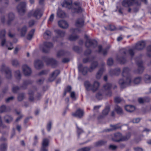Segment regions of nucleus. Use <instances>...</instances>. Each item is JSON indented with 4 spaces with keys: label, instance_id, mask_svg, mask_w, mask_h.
Masks as SVG:
<instances>
[{
    "label": "nucleus",
    "instance_id": "39448f33",
    "mask_svg": "<svg viewBox=\"0 0 151 151\" xmlns=\"http://www.w3.org/2000/svg\"><path fill=\"white\" fill-rule=\"evenodd\" d=\"M53 46L52 43L50 42H45L41 47L42 51L45 53H47L49 52L50 49Z\"/></svg>",
    "mask_w": 151,
    "mask_h": 151
},
{
    "label": "nucleus",
    "instance_id": "0e129e2a",
    "mask_svg": "<svg viewBox=\"0 0 151 151\" xmlns=\"http://www.w3.org/2000/svg\"><path fill=\"white\" fill-rule=\"evenodd\" d=\"M48 72V71L44 70H43L41 71L38 74V76H41L42 75H44L45 74H46Z\"/></svg>",
    "mask_w": 151,
    "mask_h": 151
},
{
    "label": "nucleus",
    "instance_id": "a211bd4d",
    "mask_svg": "<svg viewBox=\"0 0 151 151\" xmlns=\"http://www.w3.org/2000/svg\"><path fill=\"white\" fill-rule=\"evenodd\" d=\"M34 65L36 69H40L42 68L43 64L42 61L37 59L35 61Z\"/></svg>",
    "mask_w": 151,
    "mask_h": 151
},
{
    "label": "nucleus",
    "instance_id": "f257e3e1",
    "mask_svg": "<svg viewBox=\"0 0 151 151\" xmlns=\"http://www.w3.org/2000/svg\"><path fill=\"white\" fill-rule=\"evenodd\" d=\"M129 69L127 67L123 69L122 76L124 78L119 81V83L122 88H124L130 85L132 82L131 76L129 74Z\"/></svg>",
    "mask_w": 151,
    "mask_h": 151
},
{
    "label": "nucleus",
    "instance_id": "c03bdc74",
    "mask_svg": "<svg viewBox=\"0 0 151 151\" xmlns=\"http://www.w3.org/2000/svg\"><path fill=\"white\" fill-rule=\"evenodd\" d=\"M112 87V85L110 83H107L103 86V88L105 90H110Z\"/></svg>",
    "mask_w": 151,
    "mask_h": 151
},
{
    "label": "nucleus",
    "instance_id": "9d476101",
    "mask_svg": "<svg viewBox=\"0 0 151 151\" xmlns=\"http://www.w3.org/2000/svg\"><path fill=\"white\" fill-rule=\"evenodd\" d=\"M136 63L138 66V69L137 72L135 71V72L137 73H142L143 71L144 68L143 66V62L142 60L139 59L138 61H136Z\"/></svg>",
    "mask_w": 151,
    "mask_h": 151
},
{
    "label": "nucleus",
    "instance_id": "72a5a7b5",
    "mask_svg": "<svg viewBox=\"0 0 151 151\" xmlns=\"http://www.w3.org/2000/svg\"><path fill=\"white\" fill-rule=\"evenodd\" d=\"M131 136V133L130 132L127 133L125 136H122V138L119 141H126L129 139Z\"/></svg>",
    "mask_w": 151,
    "mask_h": 151
},
{
    "label": "nucleus",
    "instance_id": "a18cd8bd",
    "mask_svg": "<svg viewBox=\"0 0 151 151\" xmlns=\"http://www.w3.org/2000/svg\"><path fill=\"white\" fill-rule=\"evenodd\" d=\"M15 76L17 80H20L21 78V74L19 70H17L15 72Z\"/></svg>",
    "mask_w": 151,
    "mask_h": 151
},
{
    "label": "nucleus",
    "instance_id": "c85d7f7f",
    "mask_svg": "<svg viewBox=\"0 0 151 151\" xmlns=\"http://www.w3.org/2000/svg\"><path fill=\"white\" fill-rule=\"evenodd\" d=\"M120 71V69L118 68L114 70H111L109 71V73L111 76L114 75L117 76L119 74Z\"/></svg>",
    "mask_w": 151,
    "mask_h": 151
},
{
    "label": "nucleus",
    "instance_id": "f03ea898",
    "mask_svg": "<svg viewBox=\"0 0 151 151\" xmlns=\"http://www.w3.org/2000/svg\"><path fill=\"white\" fill-rule=\"evenodd\" d=\"M72 0H67L64 1L62 6L69 9H71L73 13H80L81 12L82 9L79 6V3L75 2L74 5L72 4Z\"/></svg>",
    "mask_w": 151,
    "mask_h": 151
},
{
    "label": "nucleus",
    "instance_id": "6e6d98bb",
    "mask_svg": "<svg viewBox=\"0 0 151 151\" xmlns=\"http://www.w3.org/2000/svg\"><path fill=\"white\" fill-rule=\"evenodd\" d=\"M88 70V68L86 67H83V69L80 71V72H82L83 75H85L87 74Z\"/></svg>",
    "mask_w": 151,
    "mask_h": 151
},
{
    "label": "nucleus",
    "instance_id": "cd10ccee",
    "mask_svg": "<svg viewBox=\"0 0 151 151\" xmlns=\"http://www.w3.org/2000/svg\"><path fill=\"white\" fill-rule=\"evenodd\" d=\"M98 50L97 51L99 53L101 52H102L104 55H106L108 49L107 48L102 49V46L101 45H99L98 46Z\"/></svg>",
    "mask_w": 151,
    "mask_h": 151
},
{
    "label": "nucleus",
    "instance_id": "4468645a",
    "mask_svg": "<svg viewBox=\"0 0 151 151\" xmlns=\"http://www.w3.org/2000/svg\"><path fill=\"white\" fill-rule=\"evenodd\" d=\"M33 81L31 80H26L23 81L22 84L21 86V89H26L27 86L32 84Z\"/></svg>",
    "mask_w": 151,
    "mask_h": 151
},
{
    "label": "nucleus",
    "instance_id": "5701e85b",
    "mask_svg": "<svg viewBox=\"0 0 151 151\" xmlns=\"http://www.w3.org/2000/svg\"><path fill=\"white\" fill-rule=\"evenodd\" d=\"M119 124L120 123H118L114 125L111 124L110 125V126L111 127V129H108L107 131L109 132L121 128L122 126L120 125Z\"/></svg>",
    "mask_w": 151,
    "mask_h": 151
},
{
    "label": "nucleus",
    "instance_id": "680f3d73",
    "mask_svg": "<svg viewBox=\"0 0 151 151\" xmlns=\"http://www.w3.org/2000/svg\"><path fill=\"white\" fill-rule=\"evenodd\" d=\"M147 55L149 57H151V54H150V53L151 52V45H149L147 47Z\"/></svg>",
    "mask_w": 151,
    "mask_h": 151
},
{
    "label": "nucleus",
    "instance_id": "f3484780",
    "mask_svg": "<svg viewBox=\"0 0 151 151\" xmlns=\"http://www.w3.org/2000/svg\"><path fill=\"white\" fill-rule=\"evenodd\" d=\"M24 74L26 76H29L31 73L32 71L30 68L26 65H24L22 67Z\"/></svg>",
    "mask_w": 151,
    "mask_h": 151
},
{
    "label": "nucleus",
    "instance_id": "393cba45",
    "mask_svg": "<svg viewBox=\"0 0 151 151\" xmlns=\"http://www.w3.org/2000/svg\"><path fill=\"white\" fill-rule=\"evenodd\" d=\"M98 65V63L97 61L92 62L91 64L90 68L88 69L89 71L90 72H92L97 67Z\"/></svg>",
    "mask_w": 151,
    "mask_h": 151
},
{
    "label": "nucleus",
    "instance_id": "4be33fe9",
    "mask_svg": "<svg viewBox=\"0 0 151 151\" xmlns=\"http://www.w3.org/2000/svg\"><path fill=\"white\" fill-rule=\"evenodd\" d=\"M107 143V141L105 140H100L94 143V146L96 147H100L105 145Z\"/></svg>",
    "mask_w": 151,
    "mask_h": 151
},
{
    "label": "nucleus",
    "instance_id": "5fc2aeb1",
    "mask_svg": "<svg viewBox=\"0 0 151 151\" xmlns=\"http://www.w3.org/2000/svg\"><path fill=\"white\" fill-rule=\"evenodd\" d=\"M114 63V61L112 58H109L107 60V64L108 65L111 66L113 65Z\"/></svg>",
    "mask_w": 151,
    "mask_h": 151
},
{
    "label": "nucleus",
    "instance_id": "2f4dec72",
    "mask_svg": "<svg viewBox=\"0 0 151 151\" xmlns=\"http://www.w3.org/2000/svg\"><path fill=\"white\" fill-rule=\"evenodd\" d=\"M10 111V109L7 108L5 105H3L0 107V113L8 112Z\"/></svg>",
    "mask_w": 151,
    "mask_h": 151
},
{
    "label": "nucleus",
    "instance_id": "1a4fd4ad",
    "mask_svg": "<svg viewBox=\"0 0 151 151\" xmlns=\"http://www.w3.org/2000/svg\"><path fill=\"white\" fill-rule=\"evenodd\" d=\"M32 15L37 19L40 18L42 15V14L39 9H37L34 12H31L28 14V16L30 17Z\"/></svg>",
    "mask_w": 151,
    "mask_h": 151
},
{
    "label": "nucleus",
    "instance_id": "a19ab883",
    "mask_svg": "<svg viewBox=\"0 0 151 151\" xmlns=\"http://www.w3.org/2000/svg\"><path fill=\"white\" fill-rule=\"evenodd\" d=\"M21 88V86L20 87H19L17 86H14L12 88V91L14 93H16Z\"/></svg>",
    "mask_w": 151,
    "mask_h": 151
},
{
    "label": "nucleus",
    "instance_id": "20e7f679",
    "mask_svg": "<svg viewBox=\"0 0 151 151\" xmlns=\"http://www.w3.org/2000/svg\"><path fill=\"white\" fill-rule=\"evenodd\" d=\"M134 4L137 6L140 5V0H124L122 2V5L125 7H129Z\"/></svg>",
    "mask_w": 151,
    "mask_h": 151
},
{
    "label": "nucleus",
    "instance_id": "bf43d9fd",
    "mask_svg": "<svg viewBox=\"0 0 151 151\" xmlns=\"http://www.w3.org/2000/svg\"><path fill=\"white\" fill-rule=\"evenodd\" d=\"M78 38L77 36H73L71 35H70L69 37V40L70 41L74 40Z\"/></svg>",
    "mask_w": 151,
    "mask_h": 151
},
{
    "label": "nucleus",
    "instance_id": "09e8293b",
    "mask_svg": "<svg viewBox=\"0 0 151 151\" xmlns=\"http://www.w3.org/2000/svg\"><path fill=\"white\" fill-rule=\"evenodd\" d=\"M91 149L90 147H85L78 149L77 151H90Z\"/></svg>",
    "mask_w": 151,
    "mask_h": 151
},
{
    "label": "nucleus",
    "instance_id": "7c9ffc66",
    "mask_svg": "<svg viewBox=\"0 0 151 151\" xmlns=\"http://www.w3.org/2000/svg\"><path fill=\"white\" fill-rule=\"evenodd\" d=\"M125 109L127 111L132 112L135 110V108L133 106L127 105L125 106Z\"/></svg>",
    "mask_w": 151,
    "mask_h": 151
},
{
    "label": "nucleus",
    "instance_id": "4d7b16f0",
    "mask_svg": "<svg viewBox=\"0 0 151 151\" xmlns=\"http://www.w3.org/2000/svg\"><path fill=\"white\" fill-rule=\"evenodd\" d=\"M71 87L70 86H68L65 89L64 94H66L68 92H70L71 90Z\"/></svg>",
    "mask_w": 151,
    "mask_h": 151
},
{
    "label": "nucleus",
    "instance_id": "412c9836",
    "mask_svg": "<svg viewBox=\"0 0 151 151\" xmlns=\"http://www.w3.org/2000/svg\"><path fill=\"white\" fill-rule=\"evenodd\" d=\"M99 86V83L98 81H95L91 85V90L93 92H95L98 89Z\"/></svg>",
    "mask_w": 151,
    "mask_h": 151
},
{
    "label": "nucleus",
    "instance_id": "0eeeda50",
    "mask_svg": "<svg viewBox=\"0 0 151 151\" xmlns=\"http://www.w3.org/2000/svg\"><path fill=\"white\" fill-rule=\"evenodd\" d=\"M1 71L2 72H5L7 78L10 79L11 78L12 74L10 70L8 67H6L4 64H2Z\"/></svg>",
    "mask_w": 151,
    "mask_h": 151
},
{
    "label": "nucleus",
    "instance_id": "e2e57ef3",
    "mask_svg": "<svg viewBox=\"0 0 151 151\" xmlns=\"http://www.w3.org/2000/svg\"><path fill=\"white\" fill-rule=\"evenodd\" d=\"M80 31V30L78 29H71L70 30V32H71L73 34H75V33H77L78 32H79Z\"/></svg>",
    "mask_w": 151,
    "mask_h": 151
},
{
    "label": "nucleus",
    "instance_id": "8fccbe9b",
    "mask_svg": "<svg viewBox=\"0 0 151 151\" xmlns=\"http://www.w3.org/2000/svg\"><path fill=\"white\" fill-rule=\"evenodd\" d=\"M7 148V144L4 143L1 144L0 146V149L1 151H5Z\"/></svg>",
    "mask_w": 151,
    "mask_h": 151
},
{
    "label": "nucleus",
    "instance_id": "3c124183",
    "mask_svg": "<svg viewBox=\"0 0 151 151\" xmlns=\"http://www.w3.org/2000/svg\"><path fill=\"white\" fill-rule=\"evenodd\" d=\"M66 53V52L63 50H60L57 53V56L58 57H60L63 56Z\"/></svg>",
    "mask_w": 151,
    "mask_h": 151
},
{
    "label": "nucleus",
    "instance_id": "69168bd1",
    "mask_svg": "<svg viewBox=\"0 0 151 151\" xmlns=\"http://www.w3.org/2000/svg\"><path fill=\"white\" fill-rule=\"evenodd\" d=\"M134 50L132 49H130L128 50V52L131 56L132 57L134 54Z\"/></svg>",
    "mask_w": 151,
    "mask_h": 151
},
{
    "label": "nucleus",
    "instance_id": "79ce46f5",
    "mask_svg": "<svg viewBox=\"0 0 151 151\" xmlns=\"http://www.w3.org/2000/svg\"><path fill=\"white\" fill-rule=\"evenodd\" d=\"M142 80L141 78L140 77H137L135 78L134 79L133 82L134 83L136 84H139Z\"/></svg>",
    "mask_w": 151,
    "mask_h": 151
},
{
    "label": "nucleus",
    "instance_id": "aec40b11",
    "mask_svg": "<svg viewBox=\"0 0 151 151\" xmlns=\"http://www.w3.org/2000/svg\"><path fill=\"white\" fill-rule=\"evenodd\" d=\"M122 134L119 132L116 133L114 134V137L112 138V140L115 142H119L121 141H119L122 138Z\"/></svg>",
    "mask_w": 151,
    "mask_h": 151
},
{
    "label": "nucleus",
    "instance_id": "2eb2a0df",
    "mask_svg": "<svg viewBox=\"0 0 151 151\" xmlns=\"http://www.w3.org/2000/svg\"><path fill=\"white\" fill-rule=\"evenodd\" d=\"M84 114L83 111L80 109H78L75 113L72 114V115L79 118H81L83 116Z\"/></svg>",
    "mask_w": 151,
    "mask_h": 151
},
{
    "label": "nucleus",
    "instance_id": "b1692460",
    "mask_svg": "<svg viewBox=\"0 0 151 151\" xmlns=\"http://www.w3.org/2000/svg\"><path fill=\"white\" fill-rule=\"evenodd\" d=\"M55 32L58 37H64L65 35V32L60 30H55Z\"/></svg>",
    "mask_w": 151,
    "mask_h": 151
},
{
    "label": "nucleus",
    "instance_id": "052dcab7",
    "mask_svg": "<svg viewBox=\"0 0 151 151\" xmlns=\"http://www.w3.org/2000/svg\"><path fill=\"white\" fill-rule=\"evenodd\" d=\"M76 127L77 129V132L78 134V137H79L81 134L83 133V131L82 129L79 128L77 125H76Z\"/></svg>",
    "mask_w": 151,
    "mask_h": 151
},
{
    "label": "nucleus",
    "instance_id": "6ab92c4d",
    "mask_svg": "<svg viewBox=\"0 0 151 151\" xmlns=\"http://www.w3.org/2000/svg\"><path fill=\"white\" fill-rule=\"evenodd\" d=\"M58 24L59 27L63 29H66L69 26V25L67 22L63 20L59 21Z\"/></svg>",
    "mask_w": 151,
    "mask_h": 151
},
{
    "label": "nucleus",
    "instance_id": "603ef678",
    "mask_svg": "<svg viewBox=\"0 0 151 151\" xmlns=\"http://www.w3.org/2000/svg\"><path fill=\"white\" fill-rule=\"evenodd\" d=\"M12 64L14 66H17L19 65V63L17 59H13L12 61Z\"/></svg>",
    "mask_w": 151,
    "mask_h": 151
},
{
    "label": "nucleus",
    "instance_id": "c756f323",
    "mask_svg": "<svg viewBox=\"0 0 151 151\" xmlns=\"http://www.w3.org/2000/svg\"><path fill=\"white\" fill-rule=\"evenodd\" d=\"M19 30L20 32L21 36L24 37L25 35L27 32V27L25 25L24 26L20 29H19Z\"/></svg>",
    "mask_w": 151,
    "mask_h": 151
},
{
    "label": "nucleus",
    "instance_id": "864d4df0",
    "mask_svg": "<svg viewBox=\"0 0 151 151\" xmlns=\"http://www.w3.org/2000/svg\"><path fill=\"white\" fill-rule=\"evenodd\" d=\"M5 34L6 31L5 29L1 30L0 32V38L2 39L4 38L5 36Z\"/></svg>",
    "mask_w": 151,
    "mask_h": 151
},
{
    "label": "nucleus",
    "instance_id": "37998d69",
    "mask_svg": "<svg viewBox=\"0 0 151 151\" xmlns=\"http://www.w3.org/2000/svg\"><path fill=\"white\" fill-rule=\"evenodd\" d=\"M84 85L87 89L89 90L90 88L91 89L92 85L89 81H85Z\"/></svg>",
    "mask_w": 151,
    "mask_h": 151
},
{
    "label": "nucleus",
    "instance_id": "9b49d317",
    "mask_svg": "<svg viewBox=\"0 0 151 151\" xmlns=\"http://www.w3.org/2000/svg\"><path fill=\"white\" fill-rule=\"evenodd\" d=\"M43 59L46 62L47 65H55L57 64V61L54 59L50 58L46 56L43 57Z\"/></svg>",
    "mask_w": 151,
    "mask_h": 151
},
{
    "label": "nucleus",
    "instance_id": "bb28decb",
    "mask_svg": "<svg viewBox=\"0 0 151 151\" xmlns=\"http://www.w3.org/2000/svg\"><path fill=\"white\" fill-rule=\"evenodd\" d=\"M110 110V107L109 106H108L106 107L102 111V115L100 116L99 117L100 118H103L104 116L107 115Z\"/></svg>",
    "mask_w": 151,
    "mask_h": 151
},
{
    "label": "nucleus",
    "instance_id": "a878e982",
    "mask_svg": "<svg viewBox=\"0 0 151 151\" xmlns=\"http://www.w3.org/2000/svg\"><path fill=\"white\" fill-rule=\"evenodd\" d=\"M105 70L104 67L101 68L99 70L96 75V77L97 79H99L101 78Z\"/></svg>",
    "mask_w": 151,
    "mask_h": 151
},
{
    "label": "nucleus",
    "instance_id": "f704fd0d",
    "mask_svg": "<svg viewBox=\"0 0 151 151\" xmlns=\"http://www.w3.org/2000/svg\"><path fill=\"white\" fill-rule=\"evenodd\" d=\"M115 110L117 113L119 115L123 114V111L122 108L119 106L116 105L115 107Z\"/></svg>",
    "mask_w": 151,
    "mask_h": 151
},
{
    "label": "nucleus",
    "instance_id": "338daca9",
    "mask_svg": "<svg viewBox=\"0 0 151 151\" xmlns=\"http://www.w3.org/2000/svg\"><path fill=\"white\" fill-rule=\"evenodd\" d=\"M14 98L13 96H11L6 99V103H8L10 101L13 100Z\"/></svg>",
    "mask_w": 151,
    "mask_h": 151
},
{
    "label": "nucleus",
    "instance_id": "ea45409f",
    "mask_svg": "<svg viewBox=\"0 0 151 151\" xmlns=\"http://www.w3.org/2000/svg\"><path fill=\"white\" fill-rule=\"evenodd\" d=\"M51 35V32L49 30H46L44 33V37L45 39H47Z\"/></svg>",
    "mask_w": 151,
    "mask_h": 151
},
{
    "label": "nucleus",
    "instance_id": "e433bc0d",
    "mask_svg": "<svg viewBox=\"0 0 151 151\" xmlns=\"http://www.w3.org/2000/svg\"><path fill=\"white\" fill-rule=\"evenodd\" d=\"M57 15L60 17L63 18L65 17V13L60 9H59L57 12Z\"/></svg>",
    "mask_w": 151,
    "mask_h": 151
},
{
    "label": "nucleus",
    "instance_id": "dca6fc26",
    "mask_svg": "<svg viewBox=\"0 0 151 151\" xmlns=\"http://www.w3.org/2000/svg\"><path fill=\"white\" fill-rule=\"evenodd\" d=\"M84 20L83 18H79L76 21L75 24L76 27L81 28L84 26Z\"/></svg>",
    "mask_w": 151,
    "mask_h": 151
},
{
    "label": "nucleus",
    "instance_id": "49530a36",
    "mask_svg": "<svg viewBox=\"0 0 151 151\" xmlns=\"http://www.w3.org/2000/svg\"><path fill=\"white\" fill-rule=\"evenodd\" d=\"M49 141L47 139H44L42 143V146L47 147L48 145Z\"/></svg>",
    "mask_w": 151,
    "mask_h": 151
},
{
    "label": "nucleus",
    "instance_id": "13d9d810",
    "mask_svg": "<svg viewBox=\"0 0 151 151\" xmlns=\"http://www.w3.org/2000/svg\"><path fill=\"white\" fill-rule=\"evenodd\" d=\"M122 101H123V99L119 97H116L114 98L115 102L116 103H119Z\"/></svg>",
    "mask_w": 151,
    "mask_h": 151
},
{
    "label": "nucleus",
    "instance_id": "f8f14e48",
    "mask_svg": "<svg viewBox=\"0 0 151 151\" xmlns=\"http://www.w3.org/2000/svg\"><path fill=\"white\" fill-rule=\"evenodd\" d=\"M60 71L58 70H56L53 72L50 76L48 79L50 82H52L54 81L56 77L60 74Z\"/></svg>",
    "mask_w": 151,
    "mask_h": 151
},
{
    "label": "nucleus",
    "instance_id": "6e6552de",
    "mask_svg": "<svg viewBox=\"0 0 151 151\" xmlns=\"http://www.w3.org/2000/svg\"><path fill=\"white\" fill-rule=\"evenodd\" d=\"M26 3L25 2H22L18 6L17 8L19 13L20 14L24 13L25 11Z\"/></svg>",
    "mask_w": 151,
    "mask_h": 151
},
{
    "label": "nucleus",
    "instance_id": "7ed1b4c3",
    "mask_svg": "<svg viewBox=\"0 0 151 151\" xmlns=\"http://www.w3.org/2000/svg\"><path fill=\"white\" fill-rule=\"evenodd\" d=\"M126 50L124 48L121 49L119 52L117 56L116 59L117 60L121 63H124L126 62Z\"/></svg>",
    "mask_w": 151,
    "mask_h": 151
},
{
    "label": "nucleus",
    "instance_id": "4c0bfd02",
    "mask_svg": "<svg viewBox=\"0 0 151 151\" xmlns=\"http://www.w3.org/2000/svg\"><path fill=\"white\" fill-rule=\"evenodd\" d=\"M35 29H32L29 33L27 37V39L28 40H30L32 38L34 33Z\"/></svg>",
    "mask_w": 151,
    "mask_h": 151
},
{
    "label": "nucleus",
    "instance_id": "473e14b6",
    "mask_svg": "<svg viewBox=\"0 0 151 151\" xmlns=\"http://www.w3.org/2000/svg\"><path fill=\"white\" fill-rule=\"evenodd\" d=\"M8 21L7 24L10 25L11 24V21H12L14 18V14L12 13H9L8 14Z\"/></svg>",
    "mask_w": 151,
    "mask_h": 151
},
{
    "label": "nucleus",
    "instance_id": "774afa93",
    "mask_svg": "<svg viewBox=\"0 0 151 151\" xmlns=\"http://www.w3.org/2000/svg\"><path fill=\"white\" fill-rule=\"evenodd\" d=\"M133 149L134 151H143V149L140 147H134Z\"/></svg>",
    "mask_w": 151,
    "mask_h": 151
},
{
    "label": "nucleus",
    "instance_id": "de8ad7c7",
    "mask_svg": "<svg viewBox=\"0 0 151 151\" xmlns=\"http://www.w3.org/2000/svg\"><path fill=\"white\" fill-rule=\"evenodd\" d=\"M151 79V77L148 75H146L144 77V80L146 83H149L150 82Z\"/></svg>",
    "mask_w": 151,
    "mask_h": 151
},
{
    "label": "nucleus",
    "instance_id": "423d86ee",
    "mask_svg": "<svg viewBox=\"0 0 151 151\" xmlns=\"http://www.w3.org/2000/svg\"><path fill=\"white\" fill-rule=\"evenodd\" d=\"M97 44V41L94 40L87 39L85 42V46L88 48L90 47L95 48Z\"/></svg>",
    "mask_w": 151,
    "mask_h": 151
},
{
    "label": "nucleus",
    "instance_id": "ddd939ff",
    "mask_svg": "<svg viewBox=\"0 0 151 151\" xmlns=\"http://www.w3.org/2000/svg\"><path fill=\"white\" fill-rule=\"evenodd\" d=\"M145 46L144 41H141L138 42L134 47V49L137 50H141L143 49Z\"/></svg>",
    "mask_w": 151,
    "mask_h": 151
},
{
    "label": "nucleus",
    "instance_id": "58836bf2",
    "mask_svg": "<svg viewBox=\"0 0 151 151\" xmlns=\"http://www.w3.org/2000/svg\"><path fill=\"white\" fill-rule=\"evenodd\" d=\"M4 119L7 123H9L12 122L13 118L11 116L6 115L4 116Z\"/></svg>",
    "mask_w": 151,
    "mask_h": 151
},
{
    "label": "nucleus",
    "instance_id": "c9c22d12",
    "mask_svg": "<svg viewBox=\"0 0 151 151\" xmlns=\"http://www.w3.org/2000/svg\"><path fill=\"white\" fill-rule=\"evenodd\" d=\"M41 97V95H38L36 97H34L33 95H30L29 100L31 102L35 100H38Z\"/></svg>",
    "mask_w": 151,
    "mask_h": 151
}]
</instances>
